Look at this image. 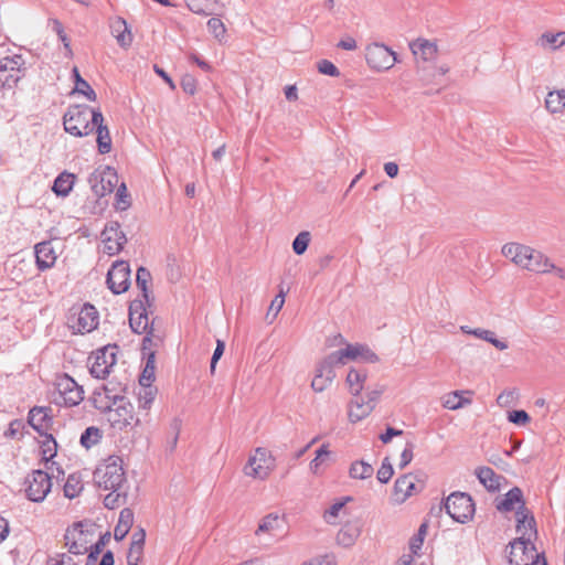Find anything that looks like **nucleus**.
<instances>
[{
	"mask_svg": "<svg viewBox=\"0 0 565 565\" xmlns=\"http://www.w3.org/2000/svg\"><path fill=\"white\" fill-rule=\"evenodd\" d=\"M500 255L512 267L536 276L553 275L565 281V267L558 266L551 256L535 246L511 239L500 247Z\"/></svg>",
	"mask_w": 565,
	"mask_h": 565,
	"instance_id": "f257e3e1",
	"label": "nucleus"
},
{
	"mask_svg": "<svg viewBox=\"0 0 565 565\" xmlns=\"http://www.w3.org/2000/svg\"><path fill=\"white\" fill-rule=\"evenodd\" d=\"M96 486L108 493L104 498V505L114 510L125 503L128 498V480L125 463L119 456H108L94 472Z\"/></svg>",
	"mask_w": 565,
	"mask_h": 565,
	"instance_id": "f03ea898",
	"label": "nucleus"
},
{
	"mask_svg": "<svg viewBox=\"0 0 565 565\" xmlns=\"http://www.w3.org/2000/svg\"><path fill=\"white\" fill-rule=\"evenodd\" d=\"M104 418L111 430L124 434H136L145 424V417L125 397L114 398L105 408Z\"/></svg>",
	"mask_w": 565,
	"mask_h": 565,
	"instance_id": "7ed1b4c3",
	"label": "nucleus"
},
{
	"mask_svg": "<svg viewBox=\"0 0 565 565\" xmlns=\"http://www.w3.org/2000/svg\"><path fill=\"white\" fill-rule=\"evenodd\" d=\"M277 468V457L265 445L254 447L246 456L242 466L243 476L250 482H265Z\"/></svg>",
	"mask_w": 565,
	"mask_h": 565,
	"instance_id": "20e7f679",
	"label": "nucleus"
},
{
	"mask_svg": "<svg viewBox=\"0 0 565 565\" xmlns=\"http://www.w3.org/2000/svg\"><path fill=\"white\" fill-rule=\"evenodd\" d=\"M330 345L339 348V350L331 352L326 356L328 360H331V363L334 366L345 365L349 362H379V356L376 353L369 349L366 345L360 343H350L340 333H337L330 338Z\"/></svg>",
	"mask_w": 565,
	"mask_h": 565,
	"instance_id": "39448f33",
	"label": "nucleus"
},
{
	"mask_svg": "<svg viewBox=\"0 0 565 565\" xmlns=\"http://www.w3.org/2000/svg\"><path fill=\"white\" fill-rule=\"evenodd\" d=\"M97 530L98 525L88 520L74 522L70 525L64 534L65 546L68 552L75 555L89 554L90 546L97 536Z\"/></svg>",
	"mask_w": 565,
	"mask_h": 565,
	"instance_id": "423d86ee",
	"label": "nucleus"
},
{
	"mask_svg": "<svg viewBox=\"0 0 565 565\" xmlns=\"http://www.w3.org/2000/svg\"><path fill=\"white\" fill-rule=\"evenodd\" d=\"M86 105H72L63 116V127L66 134L75 138H85L93 134V111Z\"/></svg>",
	"mask_w": 565,
	"mask_h": 565,
	"instance_id": "0eeeda50",
	"label": "nucleus"
},
{
	"mask_svg": "<svg viewBox=\"0 0 565 565\" xmlns=\"http://www.w3.org/2000/svg\"><path fill=\"white\" fill-rule=\"evenodd\" d=\"M417 67L423 72L438 73L445 75L448 72L446 66H435L438 57V45L436 42L426 39H417L409 45Z\"/></svg>",
	"mask_w": 565,
	"mask_h": 565,
	"instance_id": "6e6552de",
	"label": "nucleus"
},
{
	"mask_svg": "<svg viewBox=\"0 0 565 565\" xmlns=\"http://www.w3.org/2000/svg\"><path fill=\"white\" fill-rule=\"evenodd\" d=\"M365 62L372 71L383 73L392 70L398 63V55L390 46L375 42L366 45Z\"/></svg>",
	"mask_w": 565,
	"mask_h": 565,
	"instance_id": "1a4fd4ad",
	"label": "nucleus"
},
{
	"mask_svg": "<svg viewBox=\"0 0 565 565\" xmlns=\"http://www.w3.org/2000/svg\"><path fill=\"white\" fill-rule=\"evenodd\" d=\"M446 513L457 523L470 522L476 512L472 498L465 492H452L444 502Z\"/></svg>",
	"mask_w": 565,
	"mask_h": 565,
	"instance_id": "9d476101",
	"label": "nucleus"
},
{
	"mask_svg": "<svg viewBox=\"0 0 565 565\" xmlns=\"http://www.w3.org/2000/svg\"><path fill=\"white\" fill-rule=\"evenodd\" d=\"M26 63L22 54H13L0 58V87L12 89L24 77Z\"/></svg>",
	"mask_w": 565,
	"mask_h": 565,
	"instance_id": "9b49d317",
	"label": "nucleus"
},
{
	"mask_svg": "<svg viewBox=\"0 0 565 565\" xmlns=\"http://www.w3.org/2000/svg\"><path fill=\"white\" fill-rule=\"evenodd\" d=\"M380 391H372L366 396H353L347 407V418L351 425H356L366 419L375 409Z\"/></svg>",
	"mask_w": 565,
	"mask_h": 565,
	"instance_id": "f8f14e48",
	"label": "nucleus"
},
{
	"mask_svg": "<svg viewBox=\"0 0 565 565\" xmlns=\"http://www.w3.org/2000/svg\"><path fill=\"white\" fill-rule=\"evenodd\" d=\"M119 349L116 344H107L90 356L89 371L96 379H105L117 362Z\"/></svg>",
	"mask_w": 565,
	"mask_h": 565,
	"instance_id": "ddd939ff",
	"label": "nucleus"
},
{
	"mask_svg": "<svg viewBox=\"0 0 565 565\" xmlns=\"http://www.w3.org/2000/svg\"><path fill=\"white\" fill-rule=\"evenodd\" d=\"M98 326V313L90 305L73 308L68 317V327L74 333H88Z\"/></svg>",
	"mask_w": 565,
	"mask_h": 565,
	"instance_id": "4468645a",
	"label": "nucleus"
},
{
	"mask_svg": "<svg viewBox=\"0 0 565 565\" xmlns=\"http://www.w3.org/2000/svg\"><path fill=\"white\" fill-rule=\"evenodd\" d=\"M52 489L51 476L42 470H34L24 481V492L32 502H42Z\"/></svg>",
	"mask_w": 565,
	"mask_h": 565,
	"instance_id": "2eb2a0df",
	"label": "nucleus"
},
{
	"mask_svg": "<svg viewBox=\"0 0 565 565\" xmlns=\"http://www.w3.org/2000/svg\"><path fill=\"white\" fill-rule=\"evenodd\" d=\"M127 237L118 223H110L100 233L102 252L108 256L118 255L125 247Z\"/></svg>",
	"mask_w": 565,
	"mask_h": 565,
	"instance_id": "dca6fc26",
	"label": "nucleus"
},
{
	"mask_svg": "<svg viewBox=\"0 0 565 565\" xmlns=\"http://www.w3.org/2000/svg\"><path fill=\"white\" fill-rule=\"evenodd\" d=\"M509 561L512 565H539L540 563L541 565H546L533 543L529 541H514L511 543Z\"/></svg>",
	"mask_w": 565,
	"mask_h": 565,
	"instance_id": "f3484780",
	"label": "nucleus"
},
{
	"mask_svg": "<svg viewBox=\"0 0 565 565\" xmlns=\"http://www.w3.org/2000/svg\"><path fill=\"white\" fill-rule=\"evenodd\" d=\"M108 288L115 295L124 294L131 285V269L127 262L116 260L107 273Z\"/></svg>",
	"mask_w": 565,
	"mask_h": 565,
	"instance_id": "a211bd4d",
	"label": "nucleus"
},
{
	"mask_svg": "<svg viewBox=\"0 0 565 565\" xmlns=\"http://www.w3.org/2000/svg\"><path fill=\"white\" fill-rule=\"evenodd\" d=\"M118 174L115 169L106 167L103 170L95 171L89 178V184L98 198L110 194L118 185Z\"/></svg>",
	"mask_w": 565,
	"mask_h": 565,
	"instance_id": "6ab92c4d",
	"label": "nucleus"
},
{
	"mask_svg": "<svg viewBox=\"0 0 565 565\" xmlns=\"http://www.w3.org/2000/svg\"><path fill=\"white\" fill-rule=\"evenodd\" d=\"M335 377V366L324 356L315 367L310 387L316 394H321L332 385Z\"/></svg>",
	"mask_w": 565,
	"mask_h": 565,
	"instance_id": "aec40b11",
	"label": "nucleus"
},
{
	"mask_svg": "<svg viewBox=\"0 0 565 565\" xmlns=\"http://www.w3.org/2000/svg\"><path fill=\"white\" fill-rule=\"evenodd\" d=\"M56 388L61 402L66 406H76L84 399L83 387L66 374L57 379Z\"/></svg>",
	"mask_w": 565,
	"mask_h": 565,
	"instance_id": "412c9836",
	"label": "nucleus"
},
{
	"mask_svg": "<svg viewBox=\"0 0 565 565\" xmlns=\"http://www.w3.org/2000/svg\"><path fill=\"white\" fill-rule=\"evenodd\" d=\"M93 126L96 131V145L100 154H107L113 149V140L108 126L99 108L93 111Z\"/></svg>",
	"mask_w": 565,
	"mask_h": 565,
	"instance_id": "4be33fe9",
	"label": "nucleus"
},
{
	"mask_svg": "<svg viewBox=\"0 0 565 565\" xmlns=\"http://www.w3.org/2000/svg\"><path fill=\"white\" fill-rule=\"evenodd\" d=\"M334 451L329 443L321 444L315 451V457L308 465L309 472L315 477H321L334 460Z\"/></svg>",
	"mask_w": 565,
	"mask_h": 565,
	"instance_id": "5701e85b",
	"label": "nucleus"
},
{
	"mask_svg": "<svg viewBox=\"0 0 565 565\" xmlns=\"http://www.w3.org/2000/svg\"><path fill=\"white\" fill-rule=\"evenodd\" d=\"M129 322L134 332L138 334L147 333L143 338V349H150L151 338L149 335V319L143 312L141 303H134L130 306Z\"/></svg>",
	"mask_w": 565,
	"mask_h": 565,
	"instance_id": "b1692460",
	"label": "nucleus"
},
{
	"mask_svg": "<svg viewBox=\"0 0 565 565\" xmlns=\"http://www.w3.org/2000/svg\"><path fill=\"white\" fill-rule=\"evenodd\" d=\"M158 395L157 386H142L138 385L134 392V398L136 402V409L145 417L150 415V412L154 405Z\"/></svg>",
	"mask_w": 565,
	"mask_h": 565,
	"instance_id": "393cba45",
	"label": "nucleus"
},
{
	"mask_svg": "<svg viewBox=\"0 0 565 565\" xmlns=\"http://www.w3.org/2000/svg\"><path fill=\"white\" fill-rule=\"evenodd\" d=\"M28 422L39 434H47L53 425L51 409L44 406L33 407L29 412Z\"/></svg>",
	"mask_w": 565,
	"mask_h": 565,
	"instance_id": "a878e982",
	"label": "nucleus"
},
{
	"mask_svg": "<svg viewBox=\"0 0 565 565\" xmlns=\"http://www.w3.org/2000/svg\"><path fill=\"white\" fill-rule=\"evenodd\" d=\"M146 545V531L142 527L137 529L130 539L129 548L127 551V565H140L143 558Z\"/></svg>",
	"mask_w": 565,
	"mask_h": 565,
	"instance_id": "bb28decb",
	"label": "nucleus"
},
{
	"mask_svg": "<svg viewBox=\"0 0 565 565\" xmlns=\"http://www.w3.org/2000/svg\"><path fill=\"white\" fill-rule=\"evenodd\" d=\"M34 256L35 265L41 271L52 268L57 260V253L49 241L38 243L34 246Z\"/></svg>",
	"mask_w": 565,
	"mask_h": 565,
	"instance_id": "cd10ccee",
	"label": "nucleus"
},
{
	"mask_svg": "<svg viewBox=\"0 0 565 565\" xmlns=\"http://www.w3.org/2000/svg\"><path fill=\"white\" fill-rule=\"evenodd\" d=\"M111 33L121 49H129L134 43V33L126 19L116 17L111 24Z\"/></svg>",
	"mask_w": 565,
	"mask_h": 565,
	"instance_id": "c85d7f7f",
	"label": "nucleus"
},
{
	"mask_svg": "<svg viewBox=\"0 0 565 565\" xmlns=\"http://www.w3.org/2000/svg\"><path fill=\"white\" fill-rule=\"evenodd\" d=\"M416 491L415 480L412 476L405 475L396 479L392 493V501L395 504L404 503Z\"/></svg>",
	"mask_w": 565,
	"mask_h": 565,
	"instance_id": "c756f323",
	"label": "nucleus"
},
{
	"mask_svg": "<svg viewBox=\"0 0 565 565\" xmlns=\"http://www.w3.org/2000/svg\"><path fill=\"white\" fill-rule=\"evenodd\" d=\"M460 331L468 335L482 339L492 344L499 351H507L509 349L508 341L499 339L494 332L483 328H470L468 326H461Z\"/></svg>",
	"mask_w": 565,
	"mask_h": 565,
	"instance_id": "7c9ffc66",
	"label": "nucleus"
},
{
	"mask_svg": "<svg viewBox=\"0 0 565 565\" xmlns=\"http://www.w3.org/2000/svg\"><path fill=\"white\" fill-rule=\"evenodd\" d=\"M516 531L519 533V537L515 541L532 542V539L536 535V527L533 515L527 511L522 510L516 513Z\"/></svg>",
	"mask_w": 565,
	"mask_h": 565,
	"instance_id": "2f4dec72",
	"label": "nucleus"
},
{
	"mask_svg": "<svg viewBox=\"0 0 565 565\" xmlns=\"http://www.w3.org/2000/svg\"><path fill=\"white\" fill-rule=\"evenodd\" d=\"M72 77L74 81V87L70 94L72 96H82L86 100L95 103L97 100V94L90 84L81 76L77 66L72 68Z\"/></svg>",
	"mask_w": 565,
	"mask_h": 565,
	"instance_id": "473e14b6",
	"label": "nucleus"
},
{
	"mask_svg": "<svg viewBox=\"0 0 565 565\" xmlns=\"http://www.w3.org/2000/svg\"><path fill=\"white\" fill-rule=\"evenodd\" d=\"M352 497H342L335 499L331 505L323 511L322 518L328 524H337L340 519L344 518L348 514V510L345 505L349 502H352Z\"/></svg>",
	"mask_w": 565,
	"mask_h": 565,
	"instance_id": "72a5a7b5",
	"label": "nucleus"
},
{
	"mask_svg": "<svg viewBox=\"0 0 565 565\" xmlns=\"http://www.w3.org/2000/svg\"><path fill=\"white\" fill-rule=\"evenodd\" d=\"M284 524L285 520L281 515L277 513H269L258 522L255 535H274L284 527Z\"/></svg>",
	"mask_w": 565,
	"mask_h": 565,
	"instance_id": "f704fd0d",
	"label": "nucleus"
},
{
	"mask_svg": "<svg viewBox=\"0 0 565 565\" xmlns=\"http://www.w3.org/2000/svg\"><path fill=\"white\" fill-rule=\"evenodd\" d=\"M367 372L362 369L351 367L345 376V385L352 396H359L364 390Z\"/></svg>",
	"mask_w": 565,
	"mask_h": 565,
	"instance_id": "c9c22d12",
	"label": "nucleus"
},
{
	"mask_svg": "<svg viewBox=\"0 0 565 565\" xmlns=\"http://www.w3.org/2000/svg\"><path fill=\"white\" fill-rule=\"evenodd\" d=\"M472 392L460 390L444 396L441 405L448 411H458L471 404Z\"/></svg>",
	"mask_w": 565,
	"mask_h": 565,
	"instance_id": "e433bc0d",
	"label": "nucleus"
},
{
	"mask_svg": "<svg viewBox=\"0 0 565 565\" xmlns=\"http://www.w3.org/2000/svg\"><path fill=\"white\" fill-rule=\"evenodd\" d=\"M497 509L502 512L524 510V500L522 491L519 488H513L508 491L502 500L497 504Z\"/></svg>",
	"mask_w": 565,
	"mask_h": 565,
	"instance_id": "4c0bfd02",
	"label": "nucleus"
},
{
	"mask_svg": "<svg viewBox=\"0 0 565 565\" xmlns=\"http://www.w3.org/2000/svg\"><path fill=\"white\" fill-rule=\"evenodd\" d=\"M544 106L551 115H563L565 113V88L550 90L546 94Z\"/></svg>",
	"mask_w": 565,
	"mask_h": 565,
	"instance_id": "58836bf2",
	"label": "nucleus"
},
{
	"mask_svg": "<svg viewBox=\"0 0 565 565\" xmlns=\"http://www.w3.org/2000/svg\"><path fill=\"white\" fill-rule=\"evenodd\" d=\"M76 182V175L72 172L63 171L54 180L52 191L57 195L65 198L67 196Z\"/></svg>",
	"mask_w": 565,
	"mask_h": 565,
	"instance_id": "ea45409f",
	"label": "nucleus"
},
{
	"mask_svg": "<svg viewBox=\"0 0 565 565\" xmlns=\"http://www.w3.org/2000/svg\"><path fill=\"white\" fill-rule=\"evenodd\" d=\"M134 524V513L130 509L125 508L120 511L118 523L114 529V539L121 542L129 533Z\"/></svg>",
	"mask_w": 565,
	"mask_h": 565,
	"instance_id": "a19ab883",
	"label": "nucleus"
},
{
	"mask_svg": "<svg viewBox=\"0 0 565 565\" xmlns=\"http://www.w3.org/2000/svg\"><path fill=\"white\" fill-rule=\"evenodd\" d=\"M537 45L544 50L557 51L565 46V31L544 32L537 40Z\"/></svg>",
	"mask_w": 565,
	"mask_h": 565,
	"instance_id": "79ce46f5",
	"label": "nucleus"
},
{
	"mask_svg": "<svg viewBox=\"0 0 565 565\" xmlns=\"http://www.w3.org/2000/svg\"><path fill=\"white\" fill-rule=\"evenodd\" d=\"M477 478L489 491H499L501 477L489 467H480L476 470Z\"/></svg>",
	"mask_w": 565,
	"mask_h": 565,
	"instance_id": "37998d69",
	"label": "nucleus"
},
{
	"mask_svg": "<svg viewBox=\"0 0 565 565\" xmlns=\"http://www.w3.org/2000/svg\"><path fill=\"white\" fill-rule=\"evenodd\" d=\"M84 491V480L79 473H71L63 486V493L67 499H75Z\"/></svg>",
	"mask_w": 565,
	"mask_h": 565,
	"instance_id": "c03bdc74",
	"label": "nucleus"
},
{
	"mask_svg": "<svg viewBox=\"0 0 565 565\" xmlns=\"http://www.w3.org/2000/svg\"><path fill=\"white\" fill-rule=\"evenodd\" d=\"M360 536V529L354 524H345L343 525L338 534L337 542L339 545L349 547L352 546Z\"/></svg>",
	"mask_w": 565,
	"mask_h": 565,
	"instance_id": "a18cd8bd",
	"label": "nucleus"
},
{
	"mask_svg": "<svg viewBox=\"0 0 565 565\" xmlns=\"http://www.w3.org/2000/svg\"><path fill=\"white\" fill-rule=\"evenodd\" d=\"M374 473V469L371 463L364 460H356L350 465L349 476L355 480L370 479Z\"/></svg>",
	"mask_w": 565,
	"mask_h": 565,
	"instance_id": "49530a36",
	"label": "nucleus"
},
{
	"mask_svg": "<svg viewBox=\"0 0 565 565\" xmlns=\"http://www.w3.org/2000/svg\"><path fill=\"white\" fill-rule=\"evenodd\" d=\"M156 380V365H154V352L150 351L148 354L147 363L139 376L138 385L142 386H154Z\"/></svg>",
	"mask_w": 565,
	"mask_h": 565,
	"instance_id": "de8ad7c7",
	"label": "nucleus"
},
{
	"mask_svg": "<svg viewBox=\"0 0 565 565\" xmlns=\"http://www.w3.org/2000/svg\"><path fill=\"white\" fill-rule=\"evenodd\" d=\"M40 449L42 460L45 462L51 461L57 454V443L50 434L42 435V440L40 441Z\"/></svg>",
	"mask_w": 565,
	"mask_h": 565,
	"instance_id": "09e8293b",
	"label": "nucleus"
},
{
	"mask_svg": "<svg viewBox=\"0 0 565 565\" xmlns=\"http://www.w3.org/2000/svg\"><path fill=\"white\" fill-rule=\"evenodd\" d=\"M428 525L427 523H423L417 533L409 541V553L407 555H412L413 558L418 557L422 552V547L427 534Z\"/></svg>",
	"mask_w": 565,
	"mask_h": 565,
	"instance_id": "8fccbe9b",
	"label": "nucleus"
},
{
	"mask_svg": "<svg viewBox=\"0 0 565 565\" xmlns=\"http://www.w3.org/2000/svg\"><path fill=\"white\" fill-rule=\"evenodd\" d=\"M206 25L215 40H217L220 43L225 41L227 30L224 22L220 18L213 17L209 19Z\"/></svg>",
	"mask_w": 565,
	"mask_h": 565,
	"instance_id": "3c124183",
	"label": "nucleus"
},
{
	"mask_svg": "<svg viewBox=\"0 0 565 565\" xmlns=\"http://www.w3.org/2000/svg\"><path fill=\"white\" fill-rule=\"evenodd\" d=\"M102 439V431L98 427L90 426L81 436V445L89 449L97 445Z\"/></svg>",
	"mask_w": 565,
	"mask_h": 565,
	"instance_id": "603ef678",
	"label": "nucleus"
},
{
	"mask_svg": "<svg viewBox=\"0 0 565 565\" xmlns=\"http://www.w3.org/2000/svg\"><path fill=\"white\" fill-rule=\"evenodd\" d=\"M116 195H115V209L118 211H126L130 206V199L127 191V186L124 182L116 186Z\"/></svg>",
	"mask_w": 565,
	"mask_h": 565,
	"instance_id": "864d4df0",
	"label": "nucleus"
},
{
	"mask_svg": "<svg viewBox=\"0 0 565 565\" xmlns=\"http://www.w3.org/2000/svg\"><path fill=\"white\" fill-rule=\"evenodd\" d=\"M110 540V532L99 533L97 531V536L90 546V553L88 554L89 561H96L98 555L100 554L104 546L108 543Z\"/></svg>",
	"mask_w": 565,
	"mask_h": 565,
	"instance_id": "5fc2aeb1",
	"label": "nucleus"
},
{
	"mask_svg": "<svg viewBox=\"0 0 565 565\" xmlns=\"http://www.w3.org/2000/svg\"><path fill=\"white\" fill-rule=\"evenodd\" d=\"M150 280H151V276L148 270H146L142 267L137 270V278H136L137 287L141 290L142 296L146 301L149 300V296H150V289H149Z\"/></svg>",
	"mask_w": 565,
	"mask_h": 565,
	"instance_id": "6e6d98bb",
	"label": "nucleus"
},
{
	"mask_svg": "<svg viewBox=\"0 0 565 565\" xmlns=\"http://www.w3.org/2000/svg\"><path fill=\"white\" fill-rule=\"evenodd\" d=\"M311 235L308 231L300 232L292 242V250L296 255H302L307 250Z\"/></svg>",
	"mask_w": 565,
	"mask_h": 565,
	"instance_id": "4d7b16f0",
	"label": "nucleus"
},
{
	"mask_svg": "<svg viewBox=\"0 0 565 565\" xmlns=\"http://www.w3.org/2000/svg\"><path fill=\"white\" fill-rule=\"evenodd\" d=\"M212 0H184L186 8L194 14L207 15Z\"/></svg>",
	"mask_w": 565,
	"mask_h": 565,
	"instance_id": "13d9d810",
	"label": "nucleus"
},
{
	"mask_svg": "<svg viewBox=\"0 0 565 565\" xmlns=\"http://www.w3.org/2000/svg\"><path fill=\"white\" fill-rule=\"evenodd\" d=\"M394 470L388 459H384L377 470L376 478L381 483H387L393 477Z\"/></svg>",
	"mask_w": 565,
	"mask_h": 565,
	"instance_id": "bf43d9fd",
	"label": "nucleus"
},
{
	"mask_svg": "<svg viewBox=\"0 0 565 565\" xmlns=\"http://www.w3.org/2000/svg\"><path fill=\"white\" fill-rule=\"evenodd\" d=\"M318 72L322 75L330 77H339L340 72L338 67L329 60H321L317 64Z\"/></svg>",
	"mask_w": 565,
	"mask_h": 565,
	"instance_id": "052dcab7",
	"label": "nucleus"
},
{
	"mask_svg": "<svg viewBox=\"0 0 565 565\" xmlns=\"http://www.w3.org/2000/svg\"><path fill=\"white\" fill-rule=\"evenodd\" d=\"M508 420L514 425L524 426L530 423L529 414L523 409L511 411L507 415Z\"/></svg>",
	"mask_w": 565,
	"mask_h": 565,
	"instance_id": "680f3d73",
	"label": "nucleus"
},
{
	"mask_svg": "<svg viewBox=\"0 0 565 565\" xmlns=\"http://www.w3.org/2000/svg\"><path fill=\"white\" fill-rule=\"evenodd\" d=\"M285 305V294L284 292H280L270 302L269 305V308H268V311H267V317H270L271 316V321L274 319H276V317L278 316L279 311L281 310V308L284 307Z\"/></svg>",
	"mask_w": 565,
	"mask_h": 565,
	"instance_id": "e2e57ef3",
	"label": "nucleus"
},
{
	"mask_svg": "<svg viewBox=\"0 0 565 565\" xmlns=\"http://www.w3.org/2000/svg\"><path fill=\"white\" fill-rule=\"evenodd\" d=\"M55 29H56V33L58 35V39L61 40V42L63 43L64 45V49H65V55L68 57V58H73L74 56V53H73V50L71 47V41L63 28V25L60 23V22H56L55 23Z\"/></svg>",
	"mask_w": 565,
	"mask_h": 565,
	"instance_id": "0e129e2a",
	"label": "nucleus"
},
{
	"mask_svg": "<svg viewBox=\"0 0 565 565\" xmlns=\"http://www.w3.org/2000/svg\"><path fill=\"white\" fill-rule=\"evenodd\" d=\"M516 399V395L513 392H502L497 397V404L500 407L507 408L510 407L514 401Z\"/></svg>",
	"mask_w": 565,
	"mask_h": 565,
	"instance_id": "69168bd1",
	"label": "nucleus"
},
{
	"mask_svg": "<svg viewBox=\"0 0 565 565\" xmlns=\"http://www.w3.org/2000/svg\"><path fill=\"white\" fill-rule=\"evenodd\" d=\"M224 349H225L224 342L222 340H217L216 341V348H215L214 353H213L212 359H211L210 369H211L212 373H214V371L216 369V363L221 359V356L223 355Z\"/></svg>",
	"mask_w": 565,
	"mask_h": 565,
	"instance_id": "338daca9",
	"label": "nucleus"
},
{
	"mask_svg": "<svg viewBox=\"0 0 565 565\" xmlns=\"http://www.w3.org/2000/svg\"><path fill=\"white\" fill-rule=\"evenodd\" d=\"M46 565H75L72 557L66 554H60L50 558Z\"/></svg>",
	"mask_w": 565,
	"mask_h": 565,
	"instance_id": "774afa93",
	"label": "nucleus"
}]
</instances>
